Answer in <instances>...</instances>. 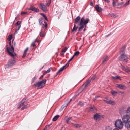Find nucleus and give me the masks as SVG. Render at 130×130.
<instances>
[{
    "label": "nucleus",
    "instance_id": "nucleus-7",
    "mask_svg": "<svg viewBox=\"0 0 130 130\" xmlns=\"http://www.w3.org/2000/svg\"><path fill=\"white\" fill-rule=\"evenodd\" d=\"M40 8L42 9L44 12H47L48 10L47 9L46 6L43 3H41L40 6Z\"/></svg>",
    "mask_w": 130,
    "mask_h": 130
},
{
    "label": "nucleus",
    "instance_id": "nucleus-23",
    "mask_svg": "<svg viewBox=\"0 0 130 130\" xmlns=\"http://www.w3.org/2000/svg\"><path fill=\"white\" fill-rule=\"evenodd\" d=\"M80 17L79 16H77L75 19V23H77L78 21L80 19Z\"/></svg>",
    "mask_w": 130,
    "mask_h": 130
},
{
    "label": "nucleus",
    "instance_id": "nucleus-25",
    "mask_svg": "<svg viewBox=\"0 0 130 130\" xmlns=\"http://www.w3.org/2000/svg\"><path fill=\"white\" fill-rule=\"evenodd\" d=\"M112 78L114 80H116L118 79H120V76H117L115 77L112 76Z\"/></svg>",
    "mask_w": 130,
    "mask_h": 130
},
{
    "label": "nucleus",
    "instance_id": "nucleus-41",
    "mask_svg": "<svg viewBox=\"0 0 130 130\" xmlns=\"http://www.w3.org/2000/svg\"><path fill=\"white\" fill-rule=\"evenodd\" d=\"M21 27V25H19V26H18L17 28V29H16L17 30H19V29H20Z\"/></svg>",
    "mask_w": 130,
    "mask_h": 130
},
{
    "label": "nucleus",
    "instance_id": "nucleus-57",
    "mask_svg": "<svg viewBox=\"0 0 130 130\" xmlns=\"http://www.w3.org/2000/svg\"><path fill=\"white\" fill-rule=\"evenodd\" d=\"M45 19V20L47 21H48V19H47V17L46 16L44 17Z\"/></svg>",
    "mask_w": 130,
    "mask_h": 130
},
{
    "label": "nucleus",
    "instance_id": "nucleus-40",
    "mask_svg": "<svg viewBox=\"0 0 130 130\" xmlns=\"http://www.w3.org/2000/svg\"><path fill=\"white\" fill-rule=\"evenodd\" d=\"M67 50V48L66 47L65 48L62 49V50L61 52L64 53Z\"/></svg>",
    "mask_w": 130,
    "mask_h": 130
},
{
    "label": "nucleus",
    "instance_id": "nucleus-54",
    "mask_svg": "<svg viewBox=\"0 0 130 130\" xmlns=\"http://www.w3.org/2000/svg\"><path fill=\"white\" fill-rule=\"evenodd\" d=\"M31 45L34 47H35L36 46L35 44H34L33 43H32V44Z\"/></svg>",
    "mask_w": 130,
    "mask_h": 130
},
{
    "label": "nucleus",
    "instance_id": "nucleus-24",
    "mask_svg": "<svg viewBox=\"0 0 130 130\" xmlns=\"http://www.w3.org/2000/svg\"><path fill=\"white\" fill-rule=\"evenodd\" d=\"M126 113L127 115L129 116L130 115V107H128L127 108L126 110Z\"/></svg>",
    "mask_w": 130,
    "mask_h": 130
},
{
    "label": "nucleus",
    "instance_id": "nucleus-49",
    "mask_svg": "<svg viewBox=\"0 0 130 130\" xmlns=\"http://www.w3.org/2000/svg\"><path fill=\"white\" fill-rule=\"evenodd\" d=\"M103 101L105 102H106L107 104H108L109 101H108L107 100H103Z\"/></svg>",
    "mask_w": 130,
    "mask_h": 130
},
{
    "label": "nucleus",
    "instance_id": "nucleus-28",
    "mask_svg": "<svg viewBox=\"0 0 130 130\" xmlns=\"http://www.w3.org/2000/svg\"><path fill=\"white\" fill-rule=\"evenodd\" d=\"M43 18L41 17L39 19V23L40 24H42L43 22Z\"/></svg>",
    "mask_w": 130,
    "mask_h": 130
},
{
    "label": "nucleus",
    "instance_id": "nucleus-47",
    "mask_svg": "<svg viewBox=\"0 0 130 130\" xmlns=\"http://www.w3.org/2000/svg\"><path fill=\"white\" fill-rule=\"evenodd\" d=\"M29 105L28 104L26 105H25L24 106L26 108H27L28 107H29Z\"/></svg>",
    "mask_w": 130,
    "mask_h": 130
},
{
    "label": "nucleus",
    "instance_id": "nucleus-39",
    "mask_svg": "<svg viewBox=\"0 0 130 130\" xmlns=\"http://www.w3.org/2000/svg\"><path fill=\"white\" fill-rule=\"evenodd\" d=\"M52 70V68H49L47 70L46 72V73H48L49 72H50V70Z\"/></svg>",
    "mask_w": 130,
    "mask_h": 130
},
{
    "label": "nucleus",
    "instance_id": "nucleus-52",
    "mask_svg": "<svg viewBox=\"0 0 130 130\" xmlns=\"http://www.w3.org/2000/svg\"><path fill=\"white\" fill-rule=\"evenodd\" d=\"M26 54L24 53L23 54V56H22V58H24L26 56Z\"/></svg>",
    "mask_w": 130,
    "mask_h": 130
},
{
    "label": "nucleus",
    "instance_id": "nucleus-5",
    "mask_svg": "<svg viewBox=\"0 0 130 130\" xmlns=\"http://www.w3.org/2000/svg\"><path fill=\"white\" fill-rule=\"evenodd\" d=\"M15 62V59L14 58H11L8 62L7 64L5 66L6 69L9 67H11L14 66Z\"/></svg>",
    "mask_w": 130,
    "mask_h": 130
},
{
    "label": "nucleus",
    "instance_id": "nucleus-63",
    "mask_svg": "<svg viewBox=\"0 0 130 130\" xmlns=\"http://www.w3.org/2000/svg\"><path fill=\"white\" fill-rule=\"evenodd\" d=\"M106 2L108 3H109L110 2V1L109 0H104Z\"/></svg>",
    "mask_w": 130,
    "mask_h": 130
},
{
    "label": "nucleus",
    "instance_id": "nucleus-12",
    "mask_svg": "<svg viewBox=\"0 0 130 130\" xmlns=\"http://www.w3.org/2000/svg\"><path fill=\"white\" fill-rule=\"evenodd\" d=\"M126 112L125 108L123 107L121 108L119 110V113L120 114L122 115Z\"/></svg>",
    "mask_w": 130,
    "mask_h": 130
},
{
    "label": "nucleus",
    "instance_id": "nucleus-17",
    "mask_svg": "<svg viewBox=\"0 0 130 130\" xmlns=\"http://www.w3.org/2000/svg\"><path fill=\"white\" fill-rule=\"evenodd\" d=\"M108 59V57L107 56H106L102 61L103 64H105Z\"/></svg>",
    "mask_w": 130,
    "mask_h": 130
},
{
    "label": "nucleus",
    "instance_id": "nucleus-60",
    "mask_svg": "<svg viewBox=\"0 0 130 130\" xmlns=\"http://www.w3.org/2000/svg\"><path fill=\"white\" fill-rule=\"evenodd\" d=\"M118 92L122 94H123L124 93V92H121V91H118Z\"/></svg>",
    "mask_w": 130,
    "mask_h": 130
},
{
    "label": "nucleus",
    "instance_id": "nucleus-15",
    "mask_svg": "<svg viewBox=\"0 0 130 130\" xmlns=\"http://www.w3.org/2000/svg\"><path fill=\"white\" fill-rule=\"evenodd\" d=\"M72 117H66L65 118V119L66 120L67 123L69 124L70 123V120H72Z\"/></svg>",
    "mask_w": 130,
    "mask_h": 130
},
{
    "label": "nucleus",
    "instance_id": "nucleus-10",
    "mask_svg": "<svg viewBox=\"0 0 130 130\" xmlns=\"http://www.w3.org/2000/svg\"><path fill=\"white\" fill-rule=\"evenodd\" d=\"M129 116L127 115H124L123 117L122 120L123 122L126 123L127 122L129 119Z\"/></svg>",
    "mask_w": 130,
    "mask_h": 130
},
{
    "label": "nucleus",
    "instance_id": "nucleus-19",
    "mask_svg": "<svg viewBox=\"0 0 130 130\" xmlns=\"http://www.w3.org/2000/svg\"><path fill=\"white\" fill-rule=\"evenodd\" d=\"M121 54H124L125 52V48L123 46L120 50Z\"/></svg>",
    "mask_w": 130,
    "mask_h": 130
},
{
    "label": "nucleus",
    "instance_id": "nucleus-8",
    "mask_svg": "<svg viewBox=\"0 0 130 130\" xmlns=\"http://www.w3.org/2000/svg\"><path fill=\"white\" fill-rule=\"evenodd\" d=\"M25 100L24 99H23L20 102L17 106V108L18 109H20L21 108L22 106H23L24 105V103L25 102Z\"/></svg>",
    "mask_w": 130,
    "mask_h": 130
},
{
    "label": "nucleus",
    "instance_id": "nucleus-3",
    "mask_svg": "<svg viewBox=\"0 0 130 130\" xmlns=\"http://www.w3.org/2000/svg\"><path fill=\"white\" fill-rule=\"evenodd\" d=\"M8 45H7L6 46V50L9 54L12 57H14L17 55L15 53H13V52L14 51V48L13 46H11V48L8 47Z\"/></svg>",
    "mask_w": 130,
    "mask_h": 130
},
{
    "label": "nucleus",
    "instance_id": "nucleus-64",
    "mask_svg": "<svg viewBox=\"0 0 130 130\" xmlns=\"http://www.w3.org/2000/svg\"><path fill=\"white\" fill-rule=\"evenodd\" d=\"M44 75H43L41 76L40 78V79H42Z\"/></svg>",
    "mask_w": 130,
    "mask_h": 130
},
{
    "label": "nucleus",
    "instance_id": "nucleus-18",
    "mask_svg": "<svg viewBox=\"0 0 130 130\" xmlns=\"http://www.w3.org/2000/svg\"><path fill=\"white\" fill-rule=\"evenodd\" d=\"M29 10H32L35 12H39V9L35 7H34L32 8H30L29 9Z\"/></svg>",
    "mask_w": 130,
    "mask_h": 130
},
{
    "label": "nucleus",
    "instance_id": "nucleus-33",
    "mask_svg": "<svg viewBox=\"0 0 130 130\" xmlns=\"http://www.w3.org/2000/svg\"><path fill=\"white\" fill-rule=\"evenodd\" d=\"M78 104L80 106H83L84 105L83 103L82 102L80 101L78 103Z\"/></svg>",
    "mask_w": 130,
    "mask_h": 130
},
{
    "label": "nucleus",
    "instance_id": "nucleus-56",
    "mask_svg": "<svg viewBox=\"0 0 130 130\" xmlns=\"http://www.w3.org/2000/svg\"><path fill=\"white\" fill-rule=\"evenodd\" d=\"M26 109V108L24 106L23 107L21 108V109L22 110H23L25 109Z\"/></svg>",
    "mask_w": 130,
    "mask_h": 130
},
{
    "label": "nucleus",
    "instance_id": "nucleus-35",
    "mask_svg": "<svg viewBox=\"0 0 130 130\" xmlns=\"http://www.w3.org/2000/svg\"><path fill=\"white\" fill-rule=\"evenodd\" d=\"M96 75H94L91 78V80H94L96 79Z\"/></svg>",
    "mask_w": 130,
    "mask_h": 130
},
{
    "label": "nucleus",
    "instance_id": "nucleus-37",
    "mask_svg": "<svg viewBox=\"0 0 130 130\" xmlns=\"http://www.w3.org/2000/svg\"><path fill=\"white\" fill-rule=\"evenodd\" d=\"M50 125H48L46 126L44 129L43 130H47L48 128H50Z\"/></svg>",
    "mask_w": 130,
    "mask_h": 130
},
{
    "label": "nucleus",
    "instance_id": "nucleus-1",
    "mask_svg": "<svg viewBox=\"0 0 130 130\" xmlns=\"http://www.w3.org/2000/svg\"><path fill=\"white\" fill-rule=\"evenodd\" d=\"M89 21V20L88 18L87 19L85 20L84 17L82 18L80 21L79 22L78 24L80 26L78 28V31H81L84 27V25H86L88 23Z\"/></svg>",
    "mask_w": 130,
    "mask_h": 130
},
{
    "label": "nucleus",
    "instance_id": "nucleus-30",
    "mask_svg": "<svg viewBox=\"0 0 130 130\" xmlns=\"http://www.w3.org/2000/svg\"><path fill=\"white\" fill-rule=\"evenodd\" d=\"M12 38V35H9L8 37L7 40L9 41H11Z\"/></svg>",
    "mask_w": 130,
    "mask_h": 130
},
{
    "label": "nucleus",
    "instance_id": "nucleus-26",
    "mask_svg": "<svg viewBox=\"0 0 130 130\" xmlns=\"http://www.w3.org/2000/svg\"><path fill=\"white\" fill-rule=\"evenodd\" d=\"M108 104L114 105L115 104V103L114 102L111 100H110L109 101Z\"/></svg>",
    "mask_w": 130,
    "mask_h": 130
},
{
    "label": "nucleus",
    "instance_id": "nucleus-4",
    "mask_svg": "<svg viewBox=\"0 0 130 130\" xmlns=\"http://www.w3.org/2000/svg\"><path fill=\"white\" fill-rule=\"evenodd\" d=\"M114 125L115 127L120 129H122L123 126V124L120 119H118L116 120L114 124Z\"/></svg>",
    "mask_w": 130,
    "mask_h": 130
},
{
    "label": "nucleus",
    "instance_id": "nucleus-36",
    "mask_svg": "<svg viewBox=\"0 0 130 130\" xmlns=\"http://www.w3.org/2000/svg\"><path fill=\"white\" fill-rule=\"evenodd\" d=\"M79 51H76L75 53L73 55V56H74V57L75 56H77L78 55H79Z\"/></svg>",
    "mask_w": 130,
    "mask_h": 130
},
{
    "label": "nucleus",
    "instance_id": "nucleus-9",
    "mask_svg": "<svg viewBox=\"0 0 130 130\" xmlns=\"http://www.w3.org/2000/svg\"><path fill=\"white\" fill-rule=\"evenodd\" d=\"M69 63H67L65 66L61 68L56 73L57 74V75L59 73H60L64 69H66L69 66Z\"/></svg>",
    "mask_w": 130,
    "mask_h": 130
},
{
    "label": "nucleus",
    "instance_id": "nucleus-42",
    "mask_svg": "<svg viewBox=\"0 0 130 130\" xmlns=\"http://www.w3.org/2000/svg\"><path fill=\"white\" fill-rule=\"evenodd\" d=\"M129 1H128L124 5V6H126L128 5L129 4Z\"/></svg>",
    "mask_w": 130,
    "mask_h": 130
},
{
    "label": "nucleus",
    "instance_id": "nucleus-14",
    "mask_svg": "<svg viewBox=\"0 0 130 130\" xmlns=\"http://www.w3.org/2000/svg\"><path fill=\"white\" fill-rule=\"evenodd\" d=\"M95 9L98 12H101L103 9L101 7L99 6L98 5H96L95 7Z\"/></svg>",
    "mask_w": 130,
    "mask_h": 130
},
{
    "label": "nucleus",
    "instance_id": "nucleus-59",
    "mask_svg": "<svg viewBox=\"0 0 130 130\" xmlns=\"http://www.w3.org/2000/svg\"><path fill=\"white\" fill-rule=\"evenodd\" d=\"M42 24V27L43 28L44 27H45V25H44L43 24Z\"/></svg>",
    "mask_w": 130,
    "mask_h": 130
},
{
    "label": "nucleus",
    "instance_id": "nucleus-32",
    "mask_svg": "<svg viewBox=\"0 0 130 130\" xmlns=\"http://www.w3.org/2000/svg\"><path fill=\"white\" fill-rule=\"evenodd\" d=\"M110 16L111 17L115 18L116 17H118V15L116 16V14H115L114 13H112L110 14Z\"/></svg>",
    "mask_w": 130,
    "mask_h": 130
},
{
    "label": "nucleus",
    "instance_id": "nucleus-6",
    "mask_svg": "<svg viewBox=\"0 0 130 130\" xmlns=\"http://www.w3.org/2000/svg\"><path fill=\"white\" fill-rule=\"evenodd\" d=\"M118 58L119 60L124 62H126L128 61V58L127 56L124 54H121Z\"/></svg>",
    "mask_w": 130,
    "mask_h": 130
},
{
    "label": "nucleus",
    "instance_id": "nucleus-11",
    "mask_svg": "<svg viewBox=\"0 0 130 130\" xmlns=\"http://www.w3.org/2000/svg\"><path fill=\"white\" fill-rule=\"evenodd\" d=\"M116 87L121 89L123 90L126 89L127 88V87L126 86L122 84H117L116 85Z\"/></svg>",
    "mask_w": 130,
    "mask_h": 130
},
{
    "label": "nucleus",
    "instance_id": "nucleus-50",
    "mask_svg": "<svg viewBox=\"0 0 130 130\" xmlns=\"http://www.w3.org/2000/svg\"><path fill=\"white\" fill-rule=\"evenodd\" d=\"M50 2H49L48 3H47L46 5V6L48 7L49 5L50 4Z\"/></svg>",
    "mask_w": 130,
    "mask_h": 130
},
{
    "label": "nucleus",
    "instance_id": "nucleus-20",
    "mask_svg": "<svg viewBox=\"0 0 130 130\" xmlns=\"http://www.w3.org/2000/svg\"><path fill=\"white\" fill-rule=\"evenodd\" d=\"M59 115H57L54 117L53 119V120L54 121H56L59 118Z\"/></svg>",
    "mask_w": 130,
    "mask_h": 130
},
{
    "label": "nucleus",
    "instance_id": "nucleus-48",
    "mask_svg": "<svg viewBox=\"0 0 130 130\" xmlns=\"http://www.w3.org/2000/svg\"><path fill=\"white\" fill-rule=\"evenodd\" d=\"M44 22L45 25V29H46L47 27V23L45 21H44Z\"/></svg>",
    "mask_w": 130,
    "mask_h": 130
},
{
    "label": "nucleus",
    "instance_id": "nucleus-55",
    "mask_svg": "<svg viewBox=\"0 0 130 130\" xmlns=\"http://www.w3.org/2000/svg\"><path fill=\"white\" fill-rule=\"evenodd\" d=\"M9 45L10 46H11V41H9Z\"/></svg>",
    "mask_w": 130,
    "mask_h": 130
},
{
    "label": "nucleus",
    "instance_id": "nucleus-46",
    "mask_svg": "<svg viewBox=\"0 0 130 130\" xmlns=\"http://www.w3.org/2000/svg\"><path fill=\"white\" fill-rule=\"evenodd\" d=\"M40 14L42 15L44 17L46 16V15L42 13H40Z\"/></svg>",
    "mask_w": 130,
    "mask_h": 130
},
{
    "label": "nucleus",
    "instance_id": "nucleus-51",
    "mask_svg": "<svg viewBox=\"0 0 130 130\" xmlns=\"http://www.w3.org/2000/svg\"><path fill=\"white\" fill-rule=\"evenodd\" d=\"M26 54L24 53L23 54V56H22V58H24L26 56Z\"/></svg>",
    "mask_w": 130,
    "mask_h": 130
},
{
    "label": "nucleus",
    "instance_id": "nucleus-43",
    "mask_svg": "<svg viewBox=\"0 0 130 130\" xmlns=\"http://www.w3.org/2000/svg\"><path fill=\"white\" fill-rule=\"evenodd\" d=\"M74 58V56H73L68 61V63L70 62Z\"/></svg>",
    "mask_w": 130,
    "mask_h": 130
},
{
    "label": "nucleus",
    "instance_id": "nucleus-2",
    "mask_svg": "<svg viewBox=\"0 0 130 130\" xmlns=\"http://www.w3.org/2000/svg\"><path fill=\"white\" fill-rule=\"evenodd\" d=\"M46 82V80L45 79H43L42 81L35 83L32 86L34 88L37 87L38 89H40L45 85Z\"/></svg>",
    "mask_w": 130,
    "mask_h": 130
},
{
    "label": "nucleus",
    "instance_id": "nucleus-61",
    "mask_svg": "<svg viewBox=\"0 0 130 130\" xmlns=\"http://www.w3.org/2000/svg\"><path fill=\"white\" fill-rule=\"evenodd\" d=\"M64 53H63V52H62L61 51V52L60 53V54L61 55H64Z\"/></svg>",
    "mask_w": 130,
    "mask_h": 130
},
{
    "label": "nucleus",
    "instance_id": "nucleus-62",
    "mask_svg": "<svg viewBox=\"0 0 130 130\" xmlns=\"http://www.w3.org/2000/svg\"><path fill=\"white\" fill-rule=\"evenodd\" d=\"M99 97V96H96L95 97V98H94V99L95 100H96Z\"/></svg>",
    "mask_w": 130,
    "mask_h": 130
},
{
    "label": "nucleus",
    "instance_id": "nucleus-45",
    "mask_svg": "<svg viewBox=\"0 0 130 130\" xmlns=\"http://www.w3.org/2000/svg\"><path fill=\"white\" fill-rule=\"evenodd\" d=\"M107 129L109 130H112V128L109 126L107 127Z\"/></svg>",
    "mask_w": 130,
    "mask_h": 130
},
{
    "label": "nucleus",
    "instance_id": "nucleus-16",
    "mask_svg": "<svg viewBox=\"0 0 130 130\" xmlns=\"http://www.w3.org/2000/svg\"><path fill=\"white\" fill-rule=\"evenodd\" d=\"M125 126L126 128H127L128 129H130V121L125 123Z\"/></svg>",
    "mask_w": 130,
    "mask_h": 130
},
{
    "label": "nucleus",
    "instance_id": "nucleus-44",
    "mask_svg": "<svg viewBox=\"0 0 130 130\" xmlns=\"http://www.w3.org/2000/svg\"><path fill=\"white\" fill-rule=\"evenodd\" d=\"M116 2L115 1H113V3H112V5L113 6H116Z\"/></svg>",
    "mask_w": 130,
    "mask_h": 130
},
{
    "label": "nucleus",
    "instance_id": "nucleus-58",
    "mask_svg": "<svg viewBox=\"0 0 130 130\" xmlns=\"http://www.w3.org/2000/svg\"><path fill=\"white\" fill-rule=\"evenodd\" d=\"M28 47L27 48L24 50V51L27 52V51L28 50Z\"/></svg>",
    "mask_w": 130,
    "mask_h": 130
},
{
    "label": "nucleus",
    "instance_id": "nucleus-29",
    "mask_svg": "<svg viewBox=\"0 0 130 130\" xmlns=\"http://www.w3.org/2000/svg\"><path fill=\"white\" fill-rule=\"evenodd\" d=\"M90 83V81L88 80L83 85V86H84V87L86 86L89 83Z\"/></svg>",
    "mask_w": 130,
    "mask_h": 130
},
{
    "label": "nucleus",
    "instance_id": "nucleus-38",
    "mask_svg": "<svg viewBox=\"0 0 130 130\" xmlns=\"http://www.w3.org/2000/svg\"><path fill=\"white\" fill-rule=\"evenodd\" d=\"M21 21H18L16 23V25L17 26H19V25H21Z\"/></svg>",
    "mask_w": 130,
    "mask_h": 130
},
{
    "label": "nucleus",
    "instance_id": "nucleus-31",
    "mask_svg": "<svg viewBox=\"0 0 130 130\" xmlns=\"http://www.w3.org/2000/svg\"><path fill=\"white\" fill-rule=\"evenodd\" d=\"M37 76H35L32 79V83H33L35 81L37 78Z\"/></svg>",
    "mask_w": 130,
    "mask_h": 130
},
{
    "label": "nucleus",
    "instance_id": "nucleus-53",
    "mask_svg": "<svg viewBox=\"0 0 130 130\" xmlns=\"http://www.w3.org/2000/svg\"><path fill=\"white\" fill-rule=\"evenodd\" d=\"M90 108L92 109H93L94 110H96V108H93L91 107H90Z\"/></svg>",
    "mask_w": 130,
    "mask_h": 130
},
{
    "label": "nucleus",
    "instance_id": "nucleus-13",
    "mask_svg": "<svg viewBox=\"0 0 130 130\" xmlns=\"http://www.w3.org/2000/svg\"><path fill=\"white\" fill-rule=\"evenodd\" d=\"M94 118L95 120H97L99 119H101V115L99 113H96L94 115Z\"/></svg>",
    "mask_w": 130,
    "mask_h": 130
},
{
    "label": "nucleus",
    "instance_id": "nucleus-27",
    "mask_svg": "<svg viewBox=\"0 0 130 130\" xmlns=\"http://www.w3.org/2000/svg\"><path fill=\"white\" fill-rule=\"evenodd\" d=\"M78 28V27H77L76 28V25L75 24L74 27L73 28V29L72 31V32H73L74 31L77 30Z\"/></svg>",
    "mask_w": 130,
    "mask_h": 130
},
{
    "label": "nucleus",
    "instance_id": "nucleus-22",
    "mask_svg": "<svg viewBox=\"0 0 130 130\" xmlns=\"http://www.w3.org/2000/svg\"><path fill=\"white\" fill-rule=\"evenodd\" d=\"M111 93L113 96H115L116 95L118 92L112 90L111 91Z\"/></svg>",
    "mask_w": 130,
    "mask_h": 130
},
{
    "label": "nucleus",
    "instance_id": "nucleus-21",
    "mask_svg": "<svg viewBox=\"0 0 130 130\" xmlns=\"http://www.w3.org/2000/svg\"><path fill=\"white\" fill-rule=\"evenodd\" d=\"M73 126L76 128H79L81 126V125L77 124H73Z\"/></svg>",
    "mask_w": 130,
    "mask_h": 130
},
{
    "label": "nucleus",
    "instance_id": "nucleus-34",
    "mask_svg": "<svg viewBox=\"0 0 130 130\" xmlns=\"http://www.w3.org/2000/svg\"><path fill=\"white\" fill-rule=\"evenodd\" d=\"M42 29H41V31L40 32L39 35L41 37H43L44 36V34L43 33H42Z\"/></svg>",
    "mask_w": 130,
    "mask_h": 130
}]
</instances>
